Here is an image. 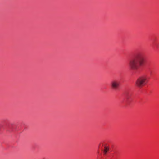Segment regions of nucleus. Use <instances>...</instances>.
Segmentation results:
<instances>
[{
    "label": "nucleus",
    "instance_id": "obj_1",
    "mask_svg": "<svg viewBox=\"0 0 159 159\" xmlns=\"http://www.w3.org/2000/svg\"><path fill=\"white\" fill-rule=\"evenodd\" d=\"M145 60L143 54L139 52L136 54L133 58L129 62L130 69L133 70H137L144 63Z\"/></svg>",
    "mask_w": 159,
    "mask_h": 159
},
{
    "label": "nucleus",
    "instance_id": "obj_2",
    "mask_svg": "<svg viewBox=\"0 0 159 159\" xmlns=\"http://www.w3.org/2000/svg\"><path fill=\"white\" fill-rule=\"evenodd\" d=\"M148 81V79L146 76H142L137 79L136 82V85L137 87L141 88L146 84Z\"/></svg>",
    "mask_w": 159,
    "mask_h": 159
},
{
    "label": "nucleus",
    "instance_id": "obj_3",
    "mask_svg": "<svg viewBox=\"0 0 159 159\" xmlns=\"http://www.w3.org/2000/svg\"><path fill=\"white\" fill-rule=\"evenodd\" d=\"M120 84V82L118 80H113L111 82V87L114 89H117L119 86Z\"/></svg>",
    "mask_w": 159,
    "mask_h": 159
},
{
    "label": "nucleus",
    "instance_id": "obj_4",
    "mask_svg": "<svg viewBox=\"0 0 159 159\" xmlns=\"http://www.w3.org/2000/svg\"><path fill=\"white\" fill-rule=\"evenodd\" d=\"M132 94L129 93H127L125 94V98L128 101H129L131 98Z\"/></svg>",
    "mask_w": 159,
    "mask_h": 159
},
{
    "label": "nucleus",
    "instance_id": "obj_5",
    "mask_svg": "<svg viewBox=\"0 0 159 159\" xmlns=\"http://www.w3.org/2000/svg\"><path fill=\"white\" fill-rule=\"evenodd\" d=\"M109 148L107 147H105L104 150L103 151V153L104 154H106L107 153V152L109 150Z\"/></svg>",
    "mask_w": 159,
    "mask_h": 159
}]
</instances>
